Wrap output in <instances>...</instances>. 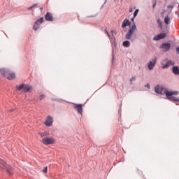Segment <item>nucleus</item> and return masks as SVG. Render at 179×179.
<instances>
[{
	"mask_svg": "<svg viewBox=\"0 0 179 179\" xmlns=\"http://www.w3.org/2000/svg\"><path fill=\"white\" fill-rule=\"evenodd\" d=\"M145 87H148V89H150V85H149V84H147V85H145Z\"/></svg>",
	"mask_w": 179,
	"mask_h": 179,
	"instance_id": "obj_28",
	"label": "nucleus"
},
{
	"mask_svg": "<svg viewBox=\"0 0 179 179\" xmlns=\"http://www.w3.org/2000/svg\"><path fill=\"white\" fill-rule=\"evenodd\" d=\"M10 113H12L13 111V110H10Z\"/></svg>",
	"mask_w": 179,
	"mask_h": 179,
	"instance_id": "obj_33",
	"label": "nucleus"
},
{
	"mask_svg": "<svg viewBox=\"0 0 179 179\" xmlns=\"http://www.w3.org/2000/svg\"><path fill=\"white\" fill-rule=\"evenodd\" d=\"M126 26H131V22H129V20L128 19H125L122 24V27L123 29H125Z\"/></svg>",
	"mask_w": 179,
	"mask_h": 179,
	"instance_id": "obj_15",
	"label": "nucleus"
},
{
	"mask_svg": "<svg viewBox=\"0 0 179 179\" xmlns=\"http://www.w3.org/2000/svg\"><path fill=\"white\" fill-rule=\"evenodd\" d=\"M43 22H44V17H43L37 20V21L34 23L33 26L34 30L35 31L38 30V29L40 28V25L41 24V23H43Z\"/></svg>",
	"mask_w": 179,
	"mask_h": 179,
	"instance_id": "obj_8",
	"label": "nucleus"
},
{
	"mask_svg": "<svg viewBox=\"0 0 179 179\" xmlns=\"http://www.w3.org/2000/svg\"><path fill=\"white\" fill-rule=\"evenodd\" d=\"M164 23H166V24H170V17L166 16L164 18Z\"/></svg>",
	"mask_w": 179,
	"mask_h": 179,
	"instance_id": "obj_19",
	"label": "nucleus"
},
{
	"mask_svg": "<svg viewBox=\"0 0 179 179\" xmlns=\"http://www.w3.org/2000/svg\"><path fill=\"white\" fill-rule=\"evenodd\" d=\"M106 2H107V0H106Z\"/></svg>",
	"mask_w": 179,
	"mask_h": 179,
	"instance_id": "obj_36",
	"label": "nucleus"
},
{
	"mask_svg": "<svg viewBox=\"0 0 179 179\" xmlns=\"http://www.w3.org/2000/svg\"><path fill=\"white\" fill-rule=\"evenodd\" d=\"M177 54H179V47L176 48Z\"/></svg>",
	"mask_w": 179,
	"mask_h": 179,
	"instance_id": "obj_29",
	"label": "nucleus"
},
{
	"mask_svg": "<svg viewBox=\"0 0 179 179\" xmlns=\"http://www.w3.org/2000/svg\"><path fill=\"white\" fill-rule=\"evenodd\" d=\"M129 12L130 13H132V12H134V9H132V8H130Z\"/></svg>",
	"mask_w": 179,
	"mask_h": 179,
	"instance_id": "obj_27",
	"label": "nucleus"
},
{
	"mask_svg": "<svg viewBox=\"0 0 179 179\" xmlns=\"http://www.w3.org/2000/svg\"><path fill=\"white\" fill-rule=\"evenodd\" d=\"M52 122H54L52 117L51 116H48L45 122V125H46V127H51Z\"/></svg>",
	"mask_w": 179,
	"mask_h": 179,
	"instance_id": "obj_10",
	"label": "nucleus"
},
{
	"mask_svg": "<svg viewBox=\"0 0 179 179\" xmlns=\"http://www.w3.org/2000/svg\"><path fill=\"white\" fill-rule=\"evenodd\" d=\"M157 61V59L155 57L154 59H152V61L149 62L148 68L150 71H152V69H153V68H155Z\"/></svg>",
	"mask_w": 179,
	"mask_h": 179,
	"instance_id": "obj_12",
	"label": "nucleus"
},
{
	"mask_svg": "<svg viewBox=\"0 0 179 179\" xmlns=\"http://www.w3.org/2000/svg\"><path fill=\"white\" fill-rule=\"evenodd\" d=\"M155 92L158 93V94H166V97H171L172 96H177V94H178V92L168 91L167 89L160 85L155 87Z\"/></svg>",
	"mask_w": 179,
	"mask_h": 179,
	"instance_id": "obj_1",
	"label": "nucleus"
},
{
	"mask_svg": "<svg viewBox=\"0 0 179 179\" xmlns=\"http://www.w3.org/2000/svg\"><path fill=\"white\" fill-rule=\"evenodd\" d=\"M136 30V25L134 23L128 31V33L126 34V38L127 40H131V37H132V34L135 33Z\"/></svg>",
	"mask_w": 179,
	"mask_h": 179,
	"instance_id": "obj_6",
	"label": "nucleus"
},
{
	"mask_svg": "<svg viewBox=\"0 0 179 179\" xmlns=\"http://www.w3.org/2000/svg\"><path fill=\"white\" fill-rule=\"evenodd\" d=\"M47 170H48V168H47V166H45V168H44V169H43V173H47Z\"/></svg>",
	"mask_w": 179,
	"mask_h": 179,
	"instance_id": "obj_26",
	"label": "nucleus"
},
{
	"mask_svg": "<svg viewBox=\"0 0 179 179\" xmlns=\"http://www.w3.org/2000/svg\"><path fill=\"white\" fill-rule=\"evenodd\" d=\"M16 90H19L20 92H24V93H27V92H30L31 90V87L28 85L22 84L21 85H17L15 87Z\"/></svg>",
	"mask_w": 179,
	"mask_h": 179,
	"instance_id": "obj_5",
	"label": "nucleus"
},
{
	"mask_svg": "<svg viewBox=\"0 0 179 179\" xmlns=\"http://www.w3.org/2000/svg\"><path fill=\"white\" fill-rule=\"evenodd\" d=\"M168 99H169L171 101H176L177 103H179V98H176L174 96H169Z\"/></svg>",
	"mask_w": 179,
	"mask_h": 179,
	"instance_id": "obj_17",
	"label": "nucleus"
},
{
	"mask_svg": "<svg viewBox=\"0 0 179 179\" xmlns=\"http://www.w3.org/2000/svg\"><path fill=\"white\" fill-rule=\"evenodd\" d=\"M172 71L173 72V73L175 75H179V69H178V66H174L173 68H172Z\"/></svg>",
	"mask_w": 179,
	"mask_h": 179,
	"instance_id": "obj_16",
	"label": "nucleus"
},
{
	"mask_svg": "<svg viewBox=\"0 0 179 179\" xmlns=\"http://www.w3.org/2000/svg\"><path fill=\"white\" fill-rule=\"evenodd\" d=\"M37 6V3L34 4L32 6L28 8V10H31V9H34V8H36Z\"/></svg>",
	"mask_w": 179,
	"mask_h": 179,
	"instance_id": "obj_22",
	"label": "nucleus"
},
{
	"mask_svg": "<svg viewBox=\"0 0 179 179\" xmlns=\"http://www.w3.org/2000/svg\"><path fill=\"white\" fill-rule=\"evenodd\" d=\"M40 10H41V12H43V7L40 8Z\"/></svg>",
	"mask_w": 179,
	"mask_h": 179,
	"instance_id": "obj_31",
	"label": "nucleus"
},
{
	"mask_svg": "<svg viewBox=\"0 0 179 179\" xmlns=\"http://www.w3.org/2000/svg\"><path fill=\"white\" fill-rule=\"evenodd\" d=\"M129 45H131V43H129V41H126L123 42L124 47H129Z\"/></svg>",
	"mask_w": 179,
	"mask_h": 179,
	"instance_id": "obj_20",
	"label": "nucleus"
},
{
	"mask_svg": "<svg viewBox=\"0 0 179 179\" xmlns=\"http://www.w3.org/2000/svg\"><path fill=\"white\" fill-rule=\"evenodd\" d=\"M139 12V10L136 9L134 13V17H136L138 16V13Z\"/></svg>",
	"mask_w": 179,
	"mask_h": 179,
	"instance_id": "obj_23",
	"label": "nucleus"
},
{
	"mask_svg": "<svg viewBox=\"0 0 179 179\" xmlns=\"http://www.w3.org/2000/svg\"><path fill=\"white\" fill-rule=\"evenodd\" d=\"M174 62L165 59L161 62V66L163 69H167L169 66H173Z\"/></svg>",
	"mask_w": 179,
	"mask_h": 179,
	"instance_id": "obj_4",
	"label": "nucleus"
},
{
	"mask_svg": "<svg viewBox=\"0 0 179 179\" xmlns=\"http://www.w3.org/2000/svg\"><path fill=\"white\" fill-rule=\"evenodd\" d=\"M166 38V34L164 33H162V34H160L159 35H157L156 36L154 37V40L155 41H157L159 40H162L163 38Z\"/></svg>",
	"mask_w": 179,
	"mask_h": 179,
	"instance_id": "obj_14",
	"label": "nucleus"
},
{
	"mask_svg": "<svg viewBox=\"0 0 179 179\" xmlns=\"http://www.w3.org/2000/svg\"><path fill=\"white\" fill-rule=\"evenodd\" d=\"M163 13H162V15H163Z\"/></svg>",
	"mask_w": 179,
	"mask_h": 179,
	"instance_id": "obj_35",
	"label": "nucleus"
},
{
	"mask_svg": "<svg viewBox=\"0 0 179 179\" xmlns=\"http://www.w3.org/2000/svg\"><path fill=\"white\" fill-rule=\"evenodd\" d=\"M157 22L159 27H162V20H160V19H157Z\"/></svg>",
	"mask_w": 179,
	"mask_h": 179,
	"instance_id": "obj_21",
	"label": "nucleus"
},
{
	"mask_svg": "<svg viewBox=\"0 0 179 179\" xmlns=\"http://www.w3.org/2000/svg\"><path fill=\"white\" fill-rule=\"evenodd\" d=\"M82 107H83V106L82 104H75L74 105V108H76V110H77L78 114H82V113L83 111Z\"/></svg>",
	"mask_w": 179,
	"mask_h": 179,
	"instance_id": "obj_13",
	"label": "nucleus"
},
{
	"mask_svg": "<svg viewBox=\"0 0 179 179\" xmlns=\"http://www.w3.org/2000/svg\"><path fill=\"white\" fill-rule=\"evenodd\" d=\"M106 33L107 36H108V37H110V34H108V32L107 31H106Z\"/></svg>",
	"mask_w": 179,
	"mask_h": 179,
	"instance_id": "obj_30",
	"label": "nucleus"
},
{
	"mask_svg": "<svg viewBox=\"0 0 179 179\" xmlns=\"http://www.w3.org/2000/svg\"><path fill=\"white\" fill-rule=\"evenodd\" d=\"M171 48V44L166 43H162L160 46V48L162 49V50L164 52H166V51H169L170 48Z\"/></svg>",
	"mask_w": 179,
	"mask_h": 179,
	"instance_id": "obj_9",
	"label": "nucleus"
},
{
	"mask_svg": "<svg viewBox=\"0 0 179 179\" xmlns=\"http://www.w3.org/2000/svg\"><path fill=\"white\" fill-rule=\"evenodd\" d=\"M55 140L52 137H46L42 139L43 145H54Z\"/></svg>",
	"mask_w": 179,
	"mask_h": 179,
	"instance_id": "obj_7",
	"label": "nucleus"
},
{
	"mask_svg": "<svg viewBox=\"0 0 179 179\" xmlns=\"http://www.w3.org/2000/svg\"><path fill=\"white\" fill-rule=\"evenodd\" d=\"M134 80H136V77L133 76V77L130 79V83H132L133 82H134Z\"/></svg>",
	"mask_w": 179,
	"mask_h": 179,
	"instance_id": "obj_24",
	"label": "nucleus"
},
{
	"mask_svg": "<svg viewBox=\"0 0 179 179\" xmlns=\"http://www.w3.org/2000/svg\"><path fill=\"white\" fill-rule=\"evenodd\" d=\"M45 95H41L39 96V100H43V99H45Z\"/></svg>",
	"mask_w": 179,
	"mask_h": 179,
	"instance_id": "obj_25",
	"label": "nucleus"
},
{
	"mask_svg": "<svg viewBox=\"0 0 179 179\" xmlns=\"http://www.w3.org/2000/svg\"><path fill=\"white\" fill-rule=\"evenodd\" d=\"M132 22H134V18L131 19Z\"/></svg>",
	"mask_w": 179,
	"mask_h": 179,
	"instance_id": "obj_34",
	"label": "nucleus"
},
{
	"mask_svg": "<svg viewBox=\"0 0 179 179\" xmlns=\"http://www.w3.org/2000/svg\"><path fill=\"white\" fill-rule=\"evenodd\" d=\"M0 169L2 170H6V173L9 174V176H12V171H13V167L12 166L7 164L6 162L0 159Z\"/></svg>",
	"mask_w": 179,
	"mask_h": 179,
	"instance_id": "obj_3",
	"label": "nucleus"
},
{
	"mask_svg": "<svg viewBox=\"0 0 179 179\" xmlns=\"http://www.w3.org/2000/svg\"><path fill=\"white\" fill-rule=\"evenodd\" d=\"M0 73L8 80H13V79H16V74L15 72L9 70L8 69H0Z\"/></svg>",
	"mask_w": 179,
	"mask_h": 179,
	"instance_id": "obj_2",
	"label": "nucleus"
},
{
	"mask_svg": "<svg viewBox=\"0 0 179 179\" xmlns=\"http://www.w3.org/2000/svg\"><path fill=\"white\" fill-rule=\"evenodd\" d=\"M39 135L41 138H44V136H50V133L45 131L43 133H39Z\"/></svg>",
	"mask_w": 179,
	"mask_h": 179,
	"instance_id": "obj_18",
	"label": "nucleus"
},
{
	"mask_svg": "<svg viewBox=\"0 0 179 179\" xmlns=\"http://www.w3.org/2000/svg\"><path fill=\"white\" fill-rule=\"evenodd\" d=\"M155 6H156V3H155V4L153 5V8H155Z\"/></svg>",
	"mask_w": 179,
	"mask_h": 179,
	"instance_id": "obj_32",
	"label": "nucleus"
},
{
	"mask_svg": "<svg viewBox=\"0 0 179 179\" xmlns=\"http://www.w3.org/2000/svg\"><path fill=\"white\" fill-rule=\"evenodd\" d=\"M45 19L47 22H54V17L51 13H47L45 15Z\"/></svg>",
	"mask_w": 179,
	"mask_h": 179,
	"instance_id": "obj_11",
	"label": "nucleus"
}]
</instances>
